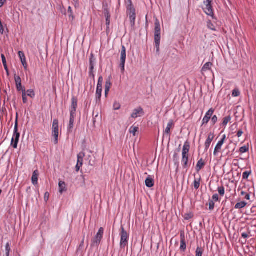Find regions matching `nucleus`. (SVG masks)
<instances>
[{
    "label": "nucleus",
    "instance_id": "nucleus-1",
    "mask_svg": "<svg viewBox=\"0 0 256 256\" xmlns=\"http://www.w3.org/2000/svg\"><path fill=\"white\" fill-rule=\"evenodd\" d=\"M154 40L156 54H160V46L161 39V28L159 20L156 18L154 22Z\"/></svg>",
    "mask_w": 256,
    "mask_h": 256
},
{
    "label": "nucleus",
    "instance_id": "nucleus-2",
    "mask_svg": "<svg viewBox=\"0 0 256 256\" xmlns=\"http://www.w3.org/2000/svg\"><path fill=\"white\" fill-rule=\"evenodd\" d=\"M126 12L129 15L131 26L134 28L136 19V9L134 8L132 0H124Z\"/></svg>",
    "mask_w": 256,
    "mask_h": 256
},
{
    "label": "nucleus",
    "instance_id": "nucleus-3",
    "mask_svg": "<svg viewBox=\"0 0 256 256\" xmlns=\"http://www.w3.org/2000/svg\"><path fill=\"white\" fill-rule=\"evenodd\" d=\"M16 115H18V114H16ZM18 116H16V120L14 122V132L10 142V146H12L14 148H18V145L20 140V134L18 132Z\"/></svg>",
    "mask_w": 256,
    "mask_h": 256
},
{
    "label": "nucleus",
    "instance_id": "nucleus-4",
    "mask_svg": "<svg viewBox=\"0 0 256 256\" xmlns=\"http://www.w3.org/2000/svg\"><path fill=\"white\" fill-rule=\"evenodd\" d=\"M129 234L124 230L123 226H121V232L120 233V246L121 248H124L128 245L129 240Z\"/></svg>",
    "mask_w": 256,
    "mask_h": 256
},
{
    "label": "nucleus",
    "instance_id": "nucleus-5",
    "mask_svg": "<svg viewBox=\"0 0 256 256\" xmlns=\"http://www.w3.org/2000/svg\"><path fill=\"white\" fill-rule=\"evenodd\" d=\"M96 62V59L94 58V54L92 53L90 55L89 58L90 67L88 72V77L92 80L94 84H95V75L94 74V69Z\"/></svg>",
    "mask_w": 256,
    "mask_h": 256
},
{
    "label": "nucleus",
    "instance_id": "nucleus-6",
    "mask_svg": "<svg viewBox=\"0 0 256 256\" xmlns=\"http://www.w3.org/2000/svg\"><path fill=\"white\" fill-rule=\"evenodd\" d=\"M204 4L206 5V8H203V10L205 14L211 16L213 20H216V17L214 14L212 8V0H206L204 1Z\"/></svg>",
    "mask_w": 256,
    "mask_h": 256
},
{
    "label": "nucleus",
    "instance_id": "nucleus-7",
    "mask_svg": "<svg viewBox=\"0 0 256 256\" xmlns=\"http://www.w3.org/2000/svg\"><path fill=\"white\" fill-rule=\"evenodd\" d=\"M59 122L57 118H54L52 125V136L54 137V144H58L59 134Z\"/></svg>",
    "mask_w": 256,
    "mask_h": 256
},
{
    "label": "nucleus",
    "instance_id": "nucleus-8",
    "mask_svg": "<svg viewBox=\"0 0 256 256\" xmlns=\"http://www.w3.org/2000/svg\"><path fill=\"white\" fill-rule=\"evenodd\" d=\"M144 114V109L141 106H138L134 108L130 115V118H136L139 117L143 116Z\"/></svg>",
    "mask_w": 256,
    "mask_h": 256
},
{
    "label": "nucleus",
    "instance_id": "nucleus-9",
    "mask_svg": "<svg viewBox=\"0 0 256 256\" xmlns=\"http://www.w3.org/2000/svg\"><path fill=\"white\" fill-rule=\"evenodd\" d=\"M78 99L74 96H72V104L70 108V114L76 115Z\"/></svg>",
    "mask_w": 256,
    "mask_h": 256
},
{
    "label": "nucleus",
    "instance_id": "nucleus-10",
    "mask_svg": "<svg viewBox=\"0 0 256 256\" xmlns=\"http://www.w3.org/2000/svg\"><path fill=\"white\" fill-rule=\"evenodd\" d=\"M214 112V110L212 108H210L209 110L206 112L205 116H204L202 120V124H206L211 119L212 115L213 114Z\"/></svg>",
    "mask_w": 256,
    "mask_h": 256
},
{
    "label": "nucleus",
    "instance_id": "nucleus-11",
    "mask_svg": "<svg viewBox=\"0 0 256 256\" xmlns=\"http://www.w3.org/2000/svg\"><path fill=\"white\" fill-rule=\"evenodd\" d=\"M102 84H103V77L100 76L98 78V84L96 89V95L102 94Z\"/></svg>",
    "mask_w": 256,
    "mask_h": 256
},
{
    "label": "nucleus",
    "instance_id": "nucleus-12",
    "mask_svg": "<svg viewBox=\"0 0 256 256\" xmlns=\"http://www.w3.org/2000/svg\"><path fill=\"white\" fill-rule=\"evenodd\" d=\"M84 156V153L82 154V156H81L80 154H78L77 156V163L75 167V170L76 172H78L80 170V168L83 164V158Z\"/></svg>",
    "mask_w": 256,
    "mask_h": 256
},
{
    "label": "nucleus",
    "instance_id": "nucleus-13",
    "mask_svg": "<svg viewBox=\"0 0 256 256\" xmlns=\"http://www.w3.org/2000/svg\"><path fill=\"white\" fill-rule=\"evenodd\" d=\"M18 55L24 69L26 70H28V64L24 52L22 51H19L18 52Z\"/></svg>",
    "mask_w": 256,
    "mask_h": 256
},
{
    "label": "nucleus",
    "instance_id": "nucleus-14",
    "mask_svg": "<svg viewBox=\"0 0 256 256\" xmlns=\"http://www.w3.org/2000/svg\"><path fill=\"white\" fill-rule=\"evenodd\" d=\"M172 124H173L172 120H169L168 122V123L167 126L165 129L164 134V136H168L169 140L170 139V128H171L172 126Z\"/></svg>",
    "mask_w": 256,
    "mask_h": 256
},
{
    "label": "nucleus",
    "instance_id": "nucleus-15",
    "mask_svg": "<svg viewBox=\"0 0 256 256\" xmlns=\"http://www.w3.org/2000/svg\"><path fill=\"white\" fill-rule=\"evenodd\" d=\"M39 176V172L38 170H35L32 176V182L33 185L36 186L38 184V178Z\"/></svg>",
    "mask_w": 256,
    "mask_h": 256
},
{
    "label": "nucleus",
    "instance_id": "nucleus-16",
    "mask_svg": "<svg viewBox=\"0 0 256 256\" xmlns=\"http://www.w3.org/2000/svg\"><path fill=\"white\" fill-rule=\"evenodd\" d=\"M145 184L148 188H151L154 185V181L151 176H148L145 180Z\"/></svg>",
    "mask_w": 256,
    "mask_h": 256
},
{
    "label": "nucleus",
    "instance_id": "nucleus-17",
    "mask_svg": "<svg viewBox=\"0 0 256 256\" xmlns=\"http://www.w3.org/2000/svg\"><path fill=\"white\" fill-rule=\"evenodd\" d=\"M188 158L189 155L182 154V168L186 169L188 168Z\"/></svg>",
    "mask_w": 256,
    "mask_h": 256
},
{
    "label": "nucleus",
    "instance_id": "nucleus-18",
    "mask_svg": "<svg viewBox=\"0 0 256 256\" xmlns=\"http://www.w3.org/2000/svg\"><path fill=\"white\" fill-rule=\"evenodd\" d=\"M190 149V144L188 141L186 140L183 146L182 150V154L189 155V152Z\"/></svg>",
    "mask_w": 256,
    "mask_h": 256
},
{
    "label": "nucleus",
    "instance_id": "nucleus-19",
    "mask_svg": "<svg viewBox=\"0 0 256 256\" xmlns=\"http://www.w3.org/2000/svg\"><path fill=\"white\" fill-rule=\"evenodd\" d=\"M76 115L70 114L69 124L68 126V132H70L74 126V122Z\"/></svg>",
    "mask_w": 256,
    "mask_h": 256
},
{
    "label": "nucleus",
    "instance_id": "nucleus-20",
    "mask_svg": "<svg viewBox=\"0 0 256 256\" xmlns=\"http://www.w3.org/2000/svg\"><path fill=\"white\" fill-rule=\"evenodd\" d=\"M111 85L112 83L110 82V78H109L108 79L106 80L105 82L104 96L106 97H107L108 94V92L110 90Z\"/></svg>",
    "mask_w": 256,
    "mask_h": 256
},
{
    "label": "nucleus",
    "instance_id": "nucleus-21",
    "mask_svg": "<svg viewBox=\"0 0 256 256\" xmlns=\"http://www.w3.org/2000/svg\"><path fill=\"white\" fill-rule=\"evenodd\" d=\"M126 47L122 45L120 52V62H126Z\"/></svg>",
    "mask_w": 256,
    "mask_h": 256
},
{
    "label": "nucleus",
    "instance_id": "nucleus-22",
    "mask_svg": "<svg viewBox=\"0 0 256 256\" xmlns=\"http://www.w3.org/2000/svg\"><path fill=\"white\" fill-rule=\"evenodd\" d=\"M204 165L205 162L203 160L202 158H201L200 160H198L196 166V172H198L204 166Z\"/></svg>",
    "mask_w": 256,
    "mask_h": 256
},
{
    "label": "nucleus",
    "instance_id": "nucleus-23",
    "mask_svg": "<svg viewBox=\"0 0 256 256\" xmlns=\"http://www.w3.org/2000/svg\"><path fill=\"white\" fill-rule=\"evenodd\" d=\"M59 192L61 194L66 190V184L63 181H60L58 182Z\"/></svg>",
    "mask_w": 256,
    "mask_h": 256
},
{
    "label": "nucleus",
    "instance_id": "nucleus-24",
    "mask_svg": "<svg viewBox=\"0 0 256 256\" xmlns=\"http://www.w3.org/2000/svg\"><path fill=\"white\" fill-rule=\"evenodd\" d=\"M247 204L248 203L245 201H242L240 202H237L234 206V208H236V209L242 208L246 206Z\"/></svg>",
    "mask_w": 256,
    "mask_h": 256
},
{
    "label": "nucleus",
    "instance_id": "nucleus-25",
    "mask_svg": "<svg viewBox=\"0 0 256 256\" xmlns=\"http://www.w3.org/2000/svg\"><path fill=\"white\" fill-rule=\"evenodd\" d=\"M101 240V239L95 236L94 238L92 241L91 246L94 247L95 246H98L100 244Z\"/></svg>",
    "mask_w": 256,
    "mask_h": 256
},
{
    "label": "nucleus",
    "instance_id": "nucleus-26",
    "mask_svg": "<svg viewBox=\"0 0 256 256\" xmlns=\"http://www.w3.org/2000/svg\"><path fill=\"white\" fill-rule=\"evenodd\" d=\"M138 130V127L136 126H132L130 128L129 132L132 134L133 136H136V132Z\"/></svg>",
    "mask_w": 256,
    "mask_h": 256
},
{
    "label": "nucleus",
    "instance_id": "nucleus-27",
    "mask_svg": "<svg viewBox=\"0 0 256 256\" xmlns=\"http://www.w3.org/2000/svg\"><path fill=\"white\" fill-rule=\"evenodd\" d=\"M186 248V244L185 238H182L180 240V250L184 252Z\"/></svg>",
    "mask_w": 256,
    "mask_h": 256
},
{
    "label": "nucleus",
    "instance_id": "nucleus-28",
    "mask_svg": "<svg viewBox=\"0 0 256 256\" xmlns=\"http://www.w3.org/2000/svg\"><path fill=\"white\" fill-rule=\"evenodd\" d=\"M231 119L232 118L230 116L225 117L223 120V122L221 124V126L226 127L227 126L228 122L231 120Z\"/></svg>",
    "mask_w": 256,
    "mask_h": 256
},
{
    "label": "nucleus",
    "instance_id": "nucleus-29",
    "mask_svg": "<svg viewBox=\"0 0 256 256\" xmlns=\"http://www.w3.org/2000/svg\"><path fill=\"white\" fill-rule=\"evenodd\" d=\"M26 95L31 98H34L36 96V94L34 90H28L26 92Z\"/></svg>",
    "mask_w": 256,
    "mask_h": 256
},
{
    "label": "nucleus",
    "instance_id": "nucleus-30",
    "mask_svg": "<svg viewBox=\"0 0 256 256\" xmlns=\"http://www.w3.org/2000/svg\"><path fill=\"white\" fill-rule=\"evenodd\" d=\"M207 26L210 30L212 31H216V26L210 20H208L207 22Z\"/></svg>",
    "mask_w": 256,
    "mask_h": 256
},
{
    "label": "nucleus",
    "instance_id": "nucleus-31",
    "mask_svg": "<svg viewBox=\"0 0 256 256\" xmlns=\"http://www.w3.org/2000/svg\"><path fill=\"white\" fill-rule=\"evenodd\" d=\"M212 65L210 62H206L202 68V71H206L207 70H210V67Z\"/></svg>",
    "mask_w": 256,
    "mask_h": 256
},
{
    "label": "nucleus",
    "instance_id": "nucleus-32",
    "mask_svg": "<svg viewBox=\"0 0 256 256\" xmlns=\"http://www.w3.org/2000/svg\"><path fill=\"white\" fill-rule=\"evenodd\" d=\"M104 232V228L102 227L98 229V232L96 233V237H98V238L102 240L103 237Z\"/></svg>",
    "mask_w": 256,
    "mask_h": 256
},
{
    "label": "nucleus",
    "instance_id": "nucleus-33",
    "mask_svg": "<svg viewBox=\"0 0 256 256\" xmlns=\"http://www.w3.org/2000/svg\"><path fill=\"white\" fill-rule=\"evenodd\" d=\"M249 150V146L244 145L240 148L239 150V152L241 154H244L248 152Z\"/></svg>",
    "mask_w": 256,
    "mask_h": 256
},
{
    "label": "nucleus",
    "instance_id": "nucleus-34",
    "mask_svg": "<svg viewBox=\"0 0 256 256\" xmlns=\"http://www.w3.org/2000/svg\"><path fill=\"white\" fill-rule=\"evenodd\" d=\"M68 12L69 14L68 18L70 19H71L72 20H73L74 18V16L73 14V11L72 10V8L70 6H69L68 8Z\"/></svg>",
    "mask_w": 256,
    "mask_h": 256
},
{
    "label": "nucleus",
    "instance_id": "nucleus-35",
    "mask_svg": "<svg viewBox=\"0 0 256 256\" xmlns=\"http://www.w3.org/2000/svg\"><path fill=\"white\" fill-rule=\"evenodd\" d=\"M14 80L16 85L18 86H20L22 84V79L19 76H17L16 74H14Z\"/></svg>",
    "mask_w": 256,
    "mask_h": 256
},
{
    "label": "nucleus",
    "instance_id": "nucleus-36",
    "mask_svg": "<svg viewBox=\"0 0 256 256\" xmlns=\"http://www.w3.org/2000/svg\"><path fill=\"white\" fill-rule=\"evenodd\" d=\"M240 94V92L238 88H236L232 90V97H238Z\"/></svg>",
    "mask_w": 256,
    "mask_h": 256
},
{
    "label": "nucleus",
    "instance_id": "nucleus-37",
    "mask_svg": "<svg viewBox=\"0 0 256 256\" xmlns=\"http://www.w3.org/2000/svg\"><path fill=\"white\" fill-rule=\"evenodd\" d=\"M200 178L198 180H194V186L195 189L198 190L200 188Z\"/></svg>",
    "mask_w": 256,
    "mask_h": 256
},
{
    "label": "nucleus",
    "instance_id": "nucleus-38",
    "mask_svg": "<svg viewBox=\"0 0 256 256\" xmlns=\"http://www.w3.org/2000/svg\"><path fill=\"white\" fill-rule=\"evenodd\" d=\"M218 192L220 196H224L225 194V188L223 186H218Z\"/></svg>",
    "mask_w": 256,
    "mask_h": 256
},
{
    "label": "nucleus",
    "instance_id": "nucleus-39",
    "mask_svg": "<svg viewBox=\"0 0 256 256\" xmlns=\"http://www.w3.org/2000/svg\"><path fill=\"white\" fill-rule=\"evenodd\" d=\"M203 251L202 248L198 246L196 250V256H202Z\"/></svg>",
    "mask_w": 256,
    "mask_h": 256
},
{
    "label": "nucleus",
    "instance_id": "nucleus-40",
    "mask_svg": "<svg viewBox=\"0 0 256 256\" xmlns=\"http://www.w3.org/2000/svg\"><path fill=\"white\" fill-rule=\"evenodd\" d=\"M103 14L106 18H110L111 16L110 12V9L104 8V10H103Z\"/></svg>",
    "mask_w": 256,
    "mask_h": 256
},
{
    "label": "nucleus",
    "instance_id": "nucleus-41",
    "mask_svg": "<svg viewBox=\"0 0 256 256\" xmlns=\"http://www.w3.org/2000/svg\"><path fill=\"white\" fill-rule=\"evenodd\" d=\"M194 216V214L192 212H190L188 213H186L184 214V218L185 220H188L192 218Z\"/></svg>",
    "mask_w": 256,
    "mask_h": 256
},
{
    "label": "nucleus",
    "instance_id": "nucleus-42",
    "mask_svg": "<svg viewBox=\"0 0 256 256\" xmlns=\"http://www.w3.org/2000/svg\"><path fill=\"white\" fill-rule=\"evenodd\" d=\"M251 174H252L251 170L244 172L242 174V178L244 180L248 179Z\"/></svg>",
    "mask_w": 256,
    "mask_h": 256
},
{
    "label": "nucleus",
    "instance_id": "nucleus-43",
    "mask_svg": "<svg viewBox=\"0 0 256 256\" xmlns=\"http://www.w3.org/2000/svg\"><path fill=\"white\" fill-rule=\"evenodd\" d=\"M208 202V209L210 210H212L214 208V202L210 199Z\"/></svg>",
    "mask_w": 256,
    "mask_h": 256
},
{
    "label": "nucleus",
    "instance_id": "nucleus-44",
    "mask_svg": "<svg viewBox=\"0 0 256 256\" xmlns=\"http://www.w3.org/2000/svg\"><path fill=\"white\" fill-rule=\"evenodd\" d=\"M211 142H210V139H206V140L205 142V144H204V146H205L204 152H206L208 150V149L209 148L210 146Z\"/></svg>",
    "mask_w": 256,
    "mask_h": 256
},
{
    "label": "nucleus",
    "instance_id": "nucleus-45",
    "mask_svg": "<svg viewBox=\"0 0 256 256\" xmlns=\"http://www.w3.org/2000/svg\"><path fill=\"white\" fill-rule=\"evenodd\" d=\"M121 105L120 104L117 102H115L113 104V108L114 110H118L120 108Z\"/></svg>",
    "mask_w": 256,
    "mask_h": 256
},
{
    "label": "nucleus",
    "instance_id": "nucleus-46",
    "mask_svg": "<svg viewBox=\"0 0 256 256\" xmlns=\"http://www.w3.org/2000/svg\"><path fill=\"white\" fill-rule=\"evenodd\" d=\"M179 158L180 157L178 154L176 152H174L172 156L173 162H178L179 161Z\"/></svg>",
    "mask_w": 256,
    "mask_h": 256
},
{
    "label": "nucleus",
    "instance_id": "nucleus-47",
    "mask_svg": "<svg viewBox=\"0 0 256 256\" xmlns=\"http://www.w3.org/2000/svg\"><path fill=\"white\" fill-rule=\"evenodd\" d=\"M5 250L6 253H10L11 248L10 242H8L5 246Z\"/></svg>",
    "mask_w": 256,
    "mask_h": 256
},
{
    "label": "nucleus",
    "instance_id": "nucleus-48",
    "mask_svg": "<svg viewBox=\"0 0 256 256\" xmlns=\"http://www.w3.org/2000/svg\"><path fill=\"white\" fill-rule=\"evenodd\" d=\"M211 119V123L212 124H216L218 122V117L216 115H214L212 116Z\"/></svg>",
    "mask_w": 256,
    "mask_h": 256
},
{
    "label": "nucleus",
    "instance_id": "nucleus-49",
    "mask_svg": "<svg viewBox=\"0 0 256 256\" xmlns=\"http://www.w3.org/2000/svg\"><path fill=\"white\" fill-rule=\"evenodd\" d=\"M224 143H223L222 142V141H220L219 140L218 142L217 143V144H216V146L214 148H216V149H218V150H220L222 145L224 144Z\"/></svg>",
    "mask_w": 256,
    "mask_h": 256
},
{
    "label": "nucleus",
    "instance_id": "nucleus-50",
    "mask_svg": "<svg viewBox=\"0 0 256 256\" xmlns=\"http://www.w3.org/2000/svg\"><path fill=\"white\" fill-rule=\"evenodd\" d=\"M212 200H213L214 202H219L220 201V199H219V196H218V194H214L212 196Z\"/></svg>",
    "mask_w": 256,
    "mask_h": 256
},
{
    "label": "nucleus",
    "instance_id": "nucleus-51",
    "mask_svg": "<svg viewBox=\"0 0 256 256\" xmlns=\"http://www.w3.org/2000/svg\"><path fill=\"white\" fill-rule=\"evenodd\" d=\"M125 64L126 62H120V68L122 73L124 72L125 70Z\"/></svg>",
    "mask_w": 256,
    "mask_h": 256
},
{
    "label": "nucleus",
    "instance_id": "nucleus-52",
    "mask_svg": "<svg viewBox=\"0 0 256 256\" xmlns=\"http://www.w3.org/2000/svg\"><path fill=\"white\" fill-rule=\"evenodd\" d=\"M73 4L76 8H78L80 7L79 0H72Z\"/></svg>",
    "mask_w": 256,
    "mask_h": 256
},
{
    "label": "nucleus",
    "instance_id": "nucleus-53",
    "mask_svg": "<svg viewBox=\"0 0 256 256\" xmlns=\"http://www.w3.org/2000/svg\"><path fill=\"white\" fill-rule=\"evenodd\" d=\"M49 196H50L49 192H46L44 193V200L46 202L48 201Z\"/></svg>",
    "mask_w": 256,
    "mask_h": 256
},
{
    "label": "nucleus",
    "instance_id": "nucleus-54",
    "mask_svg": "<svg viewBox=\"0 0 256 256\" xmlns=\"http://www.w3.org/2000/svg\"><path fill=\"white\" fill-rule=\"evenodd\" d=\"M1 58H2V60L3 64H7L6 58L5 56L4 55V54H1Z\"/></svg>",
    "mask_w": 256,
    "mask_h": 256
},
{
    "label": "nucleus",
    "instance_id": "nucleus-55",
    "mask_svg": "<svg viewBox=\"0 0 256 256\" xmlns=\"http://www.w3.org/2000/svg\"><path fill=\"white\" fill-rule=\"evenodd\" d=\"M84 239H85V234H84L83 238L79 245L80 248H82V247L84 246Z\"/></svg>",
    "mask_w": 256,
    "mask_h": 256
},
{
    "label": "nucleus",
    "instance_id": "nucleus-56",
    "mask_svg": "<svg viewBox=\"0 0 256 256\" xmlns=\"http://www.w3.org/2000/svg\"><path fill=\"white\" fill-rule=\"evenodd\" d=\"M102 96L101 95H96V104H98L100 102Z\"/></svg>",
    "mask_w": 256,
    "mask_h": 256
},
{
    "label": "nucleus",
    "instance_id": "nucleus-57",
    "mask_svg": "<svg viewBox=\"0 0 256 256\" xmlns=\"http://www.w3.org/2000/svg\"><path fill=\"white\" fill-rule=\"evenodd\" d=\"M22 102L24 104H26L28 102V98H26V94H22Z\"/></svg>",
    "mask_w": 256,
    "mask_h": 256
},
{
    "label": "nucleus",
    "instance_id": "nucleus-58",
    "mask_svg": "<svg viewBox=\"0 0 256 256\" xmlns=\"http://www.w3.org/2000/svg\"><path fill=\"white\" fill-rule=\"evenodd\" d=\"M214 133L210 132L207 138V139H210V142H212L213 139L214 138Z\"/></svg>",
    "mask_w": 256,
    "mask_h": 256
},
{
    "label": "nucleus",
    "instance_id": "nucleus-59",
    "mask_svg": "<svg viewBox=\"0 0 256 256\" xmlns=\"http://www.w3.org/2000/svg\"><path fill=\"white\" fill-rule=\"evenodd\" d=\"M174 166L176 167V172L178 171L179 166H180V162L179 161L178 162H174Z\"/></svg>",
    "mask_w": 256,
    "mask_h": 256
},
{
    "label": "nucleus",
    "instance_id": "nucleus-60",
    "mask_svg": "<svg viewBox=\"0 0 256 256\" xmlns=\"http://www.w3.org/2000/svg\"><path fill=\"white\" fill-rule=\"evenodd\" d=\"M110 18H106V27H110Z\"/></svg>",
    "mask_w": 256,
    "mask_h": 256
},
{
    "label": "nucleus",
    "instance_id": "nucleus-61",
    "mask_svg": "<svg viewBox=\"0 0 256 256\" xmlns=\"http://www.w3.org/2000/svg\"><path fill=\"white\" fill-rule=\"evenodd\" d=\"M244 134V132L243 130L241 129V130H240L238 132V133H237V136L238 138H240V137L242 134Z\"/></svg>",
    "mask_w": 256,
    "mask_h": 256
},
{
    "label": "nucleus",
    "instance_id": "nucleus-62",
    "mask_svg": "<svg viewBox=\"0 0 256 256\" xmlns=\"http://www.w3.org/2000/svg\"><path fill=\"white\" fill-rule=\"evenodd\" d=\"M242 237L244 238H247L248 237V234L246 232H242Z\"/></svg>",
    "mask_w": 256,
    "mask_h": 256
},
{
    "label": "nucleus",
    "instance_id": "nucleus-63",
    "mask_svg": "<svg viewBox=\"0 0 256 256\" xmlns=\"http://www.w3.org/2000/svg\"><path fill=\"white\" fill-rule=\"evenodd\" d=\"M104 8L109 9L108 4L106 2L103 3V6H102V9H103V10H104Z\"/></svg>",
    "mask_w": 256,
    "mask_h": 256
},
{
    "label": "nucleus",
    "instance_id": "nucleus-64",
    "mask_svg": "<svg viewBox=\"0 0 256 256\" xmlns=\"http://www.w3.org/2000/svg\"><path fill=\"white\" fill-rule=\"evenodd\" d=\"M226 140V134H224L222 136V138H221V139L220 140V141H222V142L223 143L224 142L225 140Z\"/></svg>",
    "mask_w": 256,
    "mask_h": 256
}]
</instances>
